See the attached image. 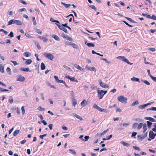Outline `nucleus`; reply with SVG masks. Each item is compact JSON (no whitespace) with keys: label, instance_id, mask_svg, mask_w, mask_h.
I'll return each mask as SVG.
<instances>
[{"label":"nucleus","instance_id":"nucleus-1","mask_svg":"<svg viewBox=\"0 0 156 156\" xmlns=\"http://www.w3.org/2000/svg\"><path fill=\"white\" fill-rule=\"evenodd\" d=\"M16 24L18 25H21L22 24V22L20 20L15 19L10 20L8 22V25H11L12 24Z\"/></svg>","mask_w":156,"mask_h":156},{"label":"nucleus","instance_id":"nucleus-2","mask_svg":"<svg viewBox=\"0 0 156 156\" xmlns=\"http://www.w3.org/2000/svg\"><path fill=\"white\" fill-rule=\"evenodd\" d=\"M107 91L103 90H97L98 96L99 99H101L103 98L104 96L107 93Z\"/></svg>","mask_w":156,"mask_h":156},{"label":"nucleus","instance_id":"nucleus-3","mask_svg":"<svg viewBox=\"0 0 156 156\" xmlns=\"http://www.w3.org/2000/svg\"><path fill=\"white\" fill-rule=\"evenodd\" d=\"M117 99L119 101L122 103L126 104L127 103V98L121 95L119 96Z\"/></svg>","mask_w":156,"mask_h":156},{"label":"nucleus","instance_id":"nucleus-4","mask_svg":"<svg viewBox=\"0 0 156 156\" xmlns=\"http://www.w3.org/2000/svg\"><path fill=\"white\" fill-rule=\"evenodd\" d=\"M117 58L122 60L125 62H126L128 64H130V65H132L133 64V63H131L124 56H118L117 57Z\"/></svg>","mask_w":156,"mask_h":156},{"label":"nucleus","instance_id":"nucleus-5","mask_svg":"<svg viewBox=\"0 0 156 156\" xmlns=\"http://www.w3.org/2000/svg\"><path fill=\"white\" fill-rule=\"evenodd\" d=\"M44 55L45 57L47 58H48L51 60H52L54 58V56L51 53H45L44 54Z\"/></svg>","mask_w":156,"mask_h":156},{"label":"nucleus","instance_id":"nucleus-6","mask_svg":"<svg viewBox=\"0 0 156 156\" xmlns=\"http://www.w3.org/2000/svg\"><path fill=\"white\" fill-rule=\"evenodd\" d=\"M98 81L101 87L104 88H109V85H106L105 83L102 82L101 80H99Z\"/></svg>","mask_w":156,"mask_h":156},{"label":"nucleus","instance_id":"nucleus-7","mask_svg":"<svg viewBox=\"0 0 156 156\" xmlns=\"http://www.w3.org/2000/svg\"><path fill=\"white\" fill-rule=\"evenodd\" d=\"M56 25L58 27V28L61 30L64 31L66 33H67L68 32V31L67 29L65 27H63V26H61V25L57 24H56Z\"/></svg>","mask_w":156,"mask_h":156},{"label":"nucleus","instance_id":"nucleus-8","mask_svg":"<svg viewBox=\"0 0 156 156\" xmlns=\"http://www.w3.org/2000/svg\"><path fill=\"white\" fill-rule=\"evenodd\" d=\"M25 80V78L22 75H20L18 76L16 80L20 82H23Z\"/></svg>","mask_w":156,"mask_h":156},{"label":"nucleus","instance_id":"nucleus-9","mask_svg":"<svg viewBox=\"0 0 156 156\" xmlns=\"http://www.w3.org/2000/svg\"><path fill=\"white\" fill-rule=\"evenodd\" d=\"M149 138L148 139V140L150 141L151 139L152 140L154 139V133L152 131H150L149 133Z\"/></svg>","mask_w":156,"mask_h":156},{"label":"nucleus","instance_id":"nucleus-10","mask_svg":"<svg viewBox=\"0 0 156 156\" xmlns=\"http://www.w3.org/2000/svg\"><path fill=\"white\" fill-rule=\"evenodd\" d=\"M65 77L67 78L68 79L70 80L71 81H75L76 82H78V81L77 80L75 79V78L74 77H71L69 76H66Z\"/></svg>","mask_w":156,"mask_h":156},{"label":"nucleus","instance_id":"nucleus-11","mask_svg":"<svg viewBox=\"0 0 156 156\" xmlns=\"http://www.w3.org/2000/svg\"><path fill=\"white\" fill-rule=\"evenodd\" d=\"M85 44H86V45L88 47H94L95 46V45L93 43H87V41H85Z\"/></svg>","mask_w":156,"mask_h":156},{"label":"nucleus","instance_id":"nucleus-12","mask_svg":"<svg viewBox=\"0 0 156 156\" xmlns=\"http://www.w3.org/2000/svg\"><path fill=\"white\" fill-rule=\"evenodd\" d=\"M81 105L83 107H84L87 105V102L85 99H84L81 102Z\"/></svg>","mask_w":156,"mask_h":156},{"label":"nucleus","instance_id":"nucleus-13","mask_svg":"<svg viewBox=\"0 0 156 156\" xmlns=\"http://www.w3.org/2000/svg\"><path fill=\"white\" fill-rule=\"evenodd\" d=\"M99 111L100 112H103L105 113H107L109 112V110L107 109L102 108H100Z\"/></svg>","mask_w":156,"mask_h":156},{"label":"nucleus","instance_id":"nucleus-14","mask_svg":"<svg viewBox=\"0 0 156 156\" xmlns=\"http://www.w3.org/2000/svg\"><path fill=\"white\" fill-rule=\"evenodd\" d=\"M31 54L28 52H26L23 54V55L26 57H29L31 56Z\"/></svg>","mask_w":156,"mask_h":156},{"label":"nucleus","instance_id":"nucleus-15","mask_svg":"<svg viewBox=\"0 0 156 156\" xmlns=\"http://www.w3.org/2000/svg\"><path fill=\"white\" fill-rule=\"evenodd\" d=\"M52 37L55 39L57 41H59L60 40V38L56 35L53 34L52 35Z\"/></svg>","mask_w":156,"mask_h":156},{"label":"nucleus","instance_id":"nucleus-16","mask_svg":"<svg viewBox=\"0 0 156 156\" xmlns=\"http://www.w3.org/2000/svg\"><path fill=\"white\" fill-rule=\"evenodd\" d=\"M146 119L152 122H154L156 121L154 119L151 117H147L146 118Z\"/></svg>","mask_w":156,"mask_h":156},{"label":"nucleus","instance_id":"nucleus-17","mask_svg":"<svg viewBox=\"0 0 156 156\" xmlns=\"http://www.w3.org/2000/svg\"><path fill=\"white\" fill-rule=\"evenodd\" d=\"M131 80L132 81H137V82H139V83H140V81H139V79L138 78H136L134 77H133V78H132L131 79Z\"/></svg>","mask_w":156,"mask_h":156},{"label":"nucleus","instance_id":"nucleus-18","mask_svg":"<svg viewBox=\"0 0 156 156\" xmlns=\"http://www.w3.org/2000/svg\"><path fill=\"white\" fill-rule=\"evenodd\" d=\"M32 21L33 22V25L34 26L36 25L37 23L36 22V21L35 19V18L34 17H32Z\"/></svg>","mask_w":156,"mask_h":156},{"label":"nucleus","instance_id":"nucleus-19","mask_svg":"<svg viewBox=\"0 0 156 156\" xmlns=\"http://www.w3.org/2000/svg\"><path fill=\"white\" fill-rule=\"evenodd\" d=\"M20 133V130H16L13 133V135L14 136H16L17 135Z\"/></svg>","mask_w":156,"mask_h":156},{"label":"nucleus","instance_id":"nucleus-20","mask_svg":"<svg viewBox=\"0 0 156 156\" xmlns=\"http://www.w3.org/2000/svg\"><path fill=\"white\" fill-rule=\"evenodd\" d=\"M147 106V104H144L139 106V108L140 109H143L144 108Z\"/></svg>","mask_w":156,"mask_h":156},{"label":"nucleus","instance_id":"nucleus-21","mask_svg":"<svg viewBox=\"0 0 156 156\" xmlns=\"http://www.w3.org/2000/svg\"><path fill=\"white\" fill-rule=\"evenodd\" d=\"M121 143L124 146H126L127 147H129L130 146V144L128 143H127L124 141H122V142Z\"/></svg>","mask_w":156,"mask_h":156},{"label":"nucleus","instance_id":"nucleus-22","mask_svg":"<svg viewBox=\"0 0 156 156\" xmlns=\"http://www.w3.org/2000/svg\"><path fill=\"white\" fill-rule=\"evenodd\" d=\"M61 3V4L63 5L66 8L69 7L71 5L70 4H66V3H63V2H62Z\"/></svg>","mask_w":156,"mask_h":156},{"label":"nucleus","instance_id":"nucleus-23","mask_svg":"<svg viewBox=\"0 0 156 156\" xmlns=\"http://www.w3.org/2000/svg\"><path fill=\"white\" fill-rule=\"evenodd\" d=\"M139 102L137 100H136L134 102L132 103L131 106H134L135 105H137L138 104Z\"/></svg>","mask_w":156,"mask_h":156},{"label":"nucleus","instance_id":"nucleus-24","mask_svg":"<svg viewBox=\"0 0 156 156\" xmlns=\"http://www.w3.org/2000/svg\"><path fill=\"white\" fill-rule=\"evenodd\" d=\"M76 117L77 119H79L82 120L83 119V118L80 115L76 114H75L74 115Z\"/></svg>","mask_w":156,"mask_h":156},{"label":"nucleus","instance_id":"nucleus-25","mask_svg":"<svg viewBox=\"0 0 156 156\" xmlns=\"http://www.w3.org/2000/svg\"><path fill=\"white\" fill-rule=\"evenodd\" d=\"M93 108L97 109L99 111L100 107L98 106L96 104H94L93 106Z\"/></svg>","mask_w":156,"mask_h":156},{"label":"nucleus","instance_id":"nucleus-26","mask_svg":"<svg viewBox=\"0 0 156 156\" xmlns=\"http://www.w3.org/2000/svg\"><path fill=\"white\" fill-rule=\"evenodd\" d=\"M32 62V61L31 59L27 60L25 62V64L27 65H29Z\"/></svg>","mask_w":156,"mask_h":156},{"label":"nucleus","instance_id":"nucleus-27","mask_svg":"<svg viewBox=\"0 0 156 156\" xmlns=\"http://www.w3.org/2000/svg\"><path fill=\"white\" fill-rule=\"evenodd\" d=\"M143 125V123H140L138 125L137 129H141Z\"/></svg>","mask_w":156,"mask_h":156},{"label":"nucleus","instance_id":"nucleus-28","mask_svg":"<svg viewBox=\"0 0 156 156\" xmlns=\"http://www.w3.org/2000/svg\"><path fill=\"white\" fill-rule=\"evenodd\" d=\"M126 19H127V20H129V21H130V22H132V23H135V22L134 20H132L130 18L126 17Z\"/></svg>","mask_w":156,"mask_h":156},{"label":"nucleus","instance_id":"nucleus-29","mask_svg":"<svg viewBox=\"0 0 156 156\" xmlns=\"http://www.w3.org/2000/svg\"><path fill=\"white\" fill-rule=\"evenodd\" d=\"M26 9L25 8H23L21 9H19L18 10V12H21L23 11H26Z\"/></svg>","mask_w":156,"mask_h":156},{"label":"nucleus","instance_id":"nucleus-30","mask_svg":"<svg viewBox=\"0 0 156 156\" xmlns=\"http://www.w3.org/2000/svg\"><path fill=\"white\" fill-rule=\"evenodd\" d=\"M147 110H154L156 111V107H153L151 108H149L147 109Z\"/></svg>","mask_w":156,"mask_h":156},{"label":"nucleus","instance_id":"nucleus-31","mask_svg":"<svg viewBox=\"0 0 156 156\" xmlns=\"http://www.w3.org/2000/svg\"><path fill=\"white\" fill-rule=\"evenodd\" d=\"M143 129L144 130V132L147 129V125L146 124H144L143 125Z\"/></svg>","mask_w":156,"mask_h":156},{"label":"nucleus","instance_id":"nucleus-32","mask_svg":"<svg viewBox=\"0 0 156 156\" xmlns=\"http://www.w3.org/2000/svg\"><path fill=\"white\" fill-rule=\"evenodd\" d=\"M90 137L88 136H85L84 138L85 140L83 139V140L85 141H86L88 140V139Z\"/></svg>","mask_w":156,"mask_h":156},{"label":"nucleus","instance_id":"nucleus-33","mask_svg":"<svg viewBox=\"0 0 156 156\" xmlns=\"http://www.w3.org/2000/svg\"><path fill=\"white\" fill-rule=\"evenodd\" d=\"M69 151H71L72 154H74L76 155V153L75 150L73 149H69Z\"/></svg>","mask_w":156,"mask_h":156},{"label":"nucleus","instance_id":"nucleus-34","mask_svg":"<svg viewBox=\"0 0 156 156\" xmlns=\"http://www.w3.org/2000/svg\"><path fill=\"white\" fill-rule=\"evenodd\" d=\"M137 126H138V123H134L133 124V125L132 128L133 129H135L136 127Z\"/></svg>","mask_w":156,"mask_h":156},{"label":"nucleus","instance_id":"nucleus-35","mask_svg":"<svg viewBox=\"0 0 156 156\" xmlns=\"http://www.w3.org/2000/svg\"><path fill=\"white\" fill-rule=\"evenodd\" d=\"M89 7L90 8H92V9L95 10V11H96L97 10V9L95 7L94 5H90L89 6Z\"/></svg>","mask_w":156,"mask_h":156},{"label":"nucleus","instance_id":"nucleus-36","mask_svg":"<svg viewBox=\"0 0 156 156\" xmlns=\"http://www.w3.org/2000/svg\"><path fill=\"white\" fill-rule=\"evenodd\" d=\"M21 70L23 71H26V72H32L31 70H30L29 69H21Z\"/></svg>","mask_w":156,"mask_h":156},{"label":"nucleus","instance_id":"nucleus-37","mask_svg":"<svg viewBox=\"0 0 156 156\" xmlns=\"http://www.w3.org/2000/svg\"><path fill=\"white\" fill-rule=\"evenodd\" d=\"M142 81H143V82L145 84H147V85H150V83L147 80H142Z\"/></svg>","mask_w":156,"mask_h":156},{"label":"nucleus","instance_id":"nucleus-38","mask_svg":"<svg viewBox=\"0 0 156 156\" xmlns=\"http://www.w3.org/2000/svg\"><path fill=\"white\" fill-rule=\"evenodd\" d=\"M21 110L22 111V113L23 115L25 113V110L24 109V107L22 106L21 108Z\"/></svg>","mask_w":156,"mask_h":156},{"label":"nucleus","instance_id":"nucleus-39","mask_svg":"<svg viewBox=\"0 0 156 156\" xmlns=\"http://www.w3.org/2000/svg\"><path fill=\"white\" fill-rule=\"evenodd\" d=\"M133 147L134 149H135V150H137V151H140V148L138 147L133 146Z\"/></svg>","mask_w":156,"mask_h":156},{"label":"nucleus","instance_id":"nucleus-40","mask_svg":"<svg viewBox=\"0 0 156 156\" xmlns=\"http://www.w3.org/2000/svg\"><path fill=\"white\" fill-rule=\"evenodd\" d=\"M147 122L148 127H151L152 124V123L149 121H147Z\"/></svg>","mask_w":156,"mask_h":156},{"label":"nucleus","instance_id":"nucleus-41","mask_svg":"<svg viewBox=\"0 0 156 156\" xmlns=\"http://www.w3.org/2000/svg\"><path fill=\"white\" fill-rule=\"evenodd\" d=\"M7 72L9 75L11 74V69H6Z\"/></svg>","mask_w":156,"mask_h":156},{"label":"nucleus","instance_id":"nucleus-42","mask_svg":"<svg viewBox=\"0 0 156 156\" xmlns=\"http://www.w3.org/2000/svg\"><path fill=\"white\" fill-rule=\"evenodd\" d=\"M154 128L152 129V131L154 132H156V123L154 124Z\"/></svg>","mask_w":156,"mask_h":156},{"label":"nucleus","instance_id":"nucleus-43","mask_svg":"<svg viewBox=\"0 0 156 156\" xmlns=\"http://www.w3.org/2000/svg\"><path fill=\"white\" fill-rule=\"evenodd\" d=\"M66 38H67V39L69 40V41H73L72 38L71 37H69L68 36H66Z\"/></svg>","mask_w":156,"mask_h":156},{"label":"nucleus","instance_id":"nucleus-44","mask_svg":"<svg viewBox=\"0 0 156 156\" xmlns=\"http://www.w3.org/2000/svg\"><path fill=\"white\" fill-rule=\"evenodd\" d=\"M73 104L74 106H75V105L77 104V102L75 99H74V100H73Z\"/></svg>","mask_w":156,"mask_h":156},{"label":"nucleus","instance_id":"nucleus-45","mask_svg":"<svg viewBox=\"0 0 156 156\" xmlns=\"http://www.w3.org/2000/svg\"><path fill=\"white\" fill-rule=\"evenodd\" d=\"M11 98L12 97H10L9 99V101L10 103H12L13 101V100L12 98L11 99Z\"/></svg>","mask_w":156,"mask_h":156},{"label":"nucleus","instance_id":"nucleus-46","mask_svg":"<svg viewBox=\"0 0 156 156\" xmlns=\"http://www.w3.org/2000/svg\"><path fill=\"white\" fill-rule=\"evenodd\" d=\"M74 67L76 68H82L81 67L78 65H75Z\"/></svg>","mask_w":156,"mask_h":156},{"label":"nucleus","instance_id":"nucleus-47","mask_svg":"<svg viewBox=\"0 0 156 156\" xmlns=\"http://www.w3.org/2000/svg\"><path fill=\"white\" fill-rule=\"evenodd\" d=\"M108 130V129H107L105 130V131H103L101 134V136L102 135H103L105 134L107 132Z\"/></svg>","mask_w":156,"mask_h":156},{"label":"nucleus","instance_id":"nucleus-48","mask_svg":"<svg viewBox=\"0 0 156 156\" xmlns=\"http://www.w3.org/2000/svg\"><path fill=\"white\" fill-rule=\"evenodd\" d=\"M20 2L21 3H23L24 5H26L27 4V3L25 1H23V0H20Z\"/></svg>","mask_w":156,"mask_h":156},{"label":"nucleus","instance_id":"nucleus-49","mask_svg":"<svg viewBox=\"0 0 156 156\" xmlns=\"http://www.w3.org/2000/svg\"><path fill=\"white\" fill-rule=\"evenodd\" d=\"M45 66L43 63H42L41 64V68H45Z\"/></svg>","mask_w":156,"mask_h":156},{"label":"nucleus","instance_id":"nucleus-50","mask_svg":"<svg viewBox=\"0 0 156 156\" xmlns=\"http://www.w3.org/2000/svg\"><path fill=\"white\" fill-rule=\"evenodd\" d=\"M54 77L55 78L56 82L58 83L59 80L58 77L56 76H55Z\"/></svg>","mask_w":156,"mask_h":156},{"label":"nucleus","instance_id":"nucleus-51","mask_svg":"<svg viewBox=\"0 0 156 156\" xmlns=\"http://www.w3.org/2000/svg\"><path fill=\"white\" fill-rule=\"evenodd\" d=\"M88 38L89 39H91L92 40H94L95 39H97V37L96 38H94L92 37H89Z\"/></svg>","mask_w":156,"mask_h":156},{"label":"nucleus","instance_id":"nucleus-52","mask_svg":"<svg viewBox=\"0 0 156 156\" xmlns=\"http://www.w3.org/2000/svg\"><path fill=\"white\" fill-rule=\"evenodd\" d=\"M10 37H13V33L12 32H11L9 35Z\"/></svg>","mask_w":156,"mask_h":156},{"label":"nucleus","instance_id":"nucleus-53","mask_svg":"<svg viewBox=\"0 0 156 156\" xmlns=\"http://www.w3.org/2000/svg\"><path fill=\"white\" fill-rule=\"evenodd\" d=\"M151 77L153 81L156 82V77L151 76Z\"/></svg>","mask_w":156,"mask_h":156},{"label":"nucleus","instance_id":"nucleus-54","mask_svg":"<svg viewBox=\"0 0 156 156\" xmlns=\"http://www.w3.org/2000/svg\"><path fill=\"white\" fill-rule=\"evenodd\" d=\"M137 133L136 132H133L132 133V137H135V136L137 134Z\"/></svg>","mask_w":156,"mask_h":156},{"label":"nucleus","instance_id":"nucleus-55","mask_svg":"<svg viewBox=\"0 0 156 156\" xmlns=\"http://www.w3.org/2000/svg\"><path fill=\"white\" fill-rule=\"evenodd\" d=\"M42 39L45 42H46L48 41V39L45 37H42Z\"/></svg>","mask_w":156,"mask_h":156},{"label":"nucleus","instance_id":"nucleus-56","mask_svg":"<svg viewBox=\"0 0 156 156\" xmlns=\"http://www.w3.org/2000/svg\"><path fill=\"white\" fill-rule=\"evenodd\" d=\"M53 125L51 124H50L48 125V127L49 128L50 130L52 129Z\"/></svg>","mask_w":156,"mask_h":156},{"label":"nucleus","instance_id":"nucleus-57","mask_svg":"<svg viewBox=\"0 0 156 156\" xmlns=\"http://www.w3.org/2000/svg\"><path fill=\"white\" fill-rule=\"evenodd\" d=\"M61 36L62 37L65 38H66V36H68L67 35H66L65 34L63 33H62L61 34Z\"/></svg>","mask_w":156,"mask_h":156},{"label":"nucleus","instance_id":"nucleus-58","mask_svg":"<svg viewBox=\"0 0 156 156\" xmlns=\"http://www.w3.org/2000/svg\"><path fill=\"white\" fill-rule=\"evenodd\" d=\"M58 83H65V82L63 81V80H59Z\"/></svg>","mask_w":156,"mask_h":156},{"label":"nucleus","instance_id":"nucleus-59","mask_svg":"<svg viewBox=\"0 0 156 156\" xmlns=\"http://www.w3.org/2000/svg\"><path fill=\"white\" fill-rule=\"evenodd\" d=\"M149 50L150 51H155V48H149Z\"/></svg>","mask_w":156,"mask_h":156},{"label":"nucleus","instance_id":"nucleus-60","mask_svg":"<svg viewBox=\"0 0 156 156\" xmlns=\"http://www.w3.org/2000/svg\"><path fill=\"white\" fill-rule=\"evenodd\" d=\"M5 43L6 44L10 43H11V41L9 39H7L6 40Z\"/></svg>","mask_w":156,"mask_h":156},{"label":"nucleus","instance_id":"nucleus-61","mask_svg":"<svg viewBox=\"0 0 156 156\" xmlns=\"http://www.w3.org/2000/svg\"><path fill=\"white\" fill-rule=\"evenodd\" d=\"M47 135L46 134H44L43 135L40 136V138L41 139H43L44 136H46Z\"/></svg>","mask_w":156,"mask_h":156},{"label":"nucleus","instance_id":"nucleus-62","mask_svg":"<svg viewBox=\"0 0 156 156\" xmlns=\"http://www.w3.org/2000/svg\"><path fill=\"white\" fill-rule=\"evenodd\" d=\"M112 134L110 135L109 136H107V139H108V140L110 139L112 137Z\"/></svg>","mask_w":156,"mask_h":156},{"label":"nucleus","instance_id":"nucleus-63","mask_svg":"<svg viewBox=\"0 0 156 156\" xmlns=\"http://www.w3.org/2000/svg\"><path fill=\"white\" fill-rule=\"evenodd\" d=\"M11 62L13 63L14 66H16L17 64V62L16 61H11Z\"/></svg>","mask_w":156,"mask_h":156},{"label":"nucleus","instance_id":"nucleus-64","mask_svg":"<svg viewBox=\"0 0 156 156\" xmlns=\"http://www.w3.org/2000/svg\"><path fill=\"white\" fill-rule=\"evenodd\" d=\"M151 19H152L154 20H156V16L153 15L151 16Z\"/></svg>","mask_w":156,"mask_h":156}]
</instances>
